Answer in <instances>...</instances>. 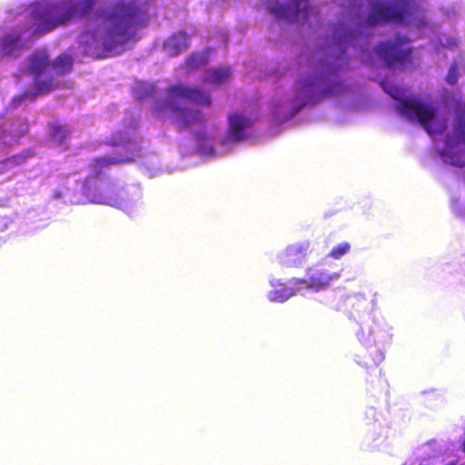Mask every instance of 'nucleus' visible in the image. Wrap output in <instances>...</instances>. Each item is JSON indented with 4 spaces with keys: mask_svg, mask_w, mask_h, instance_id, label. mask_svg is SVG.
Returning a JSON list of instances; mask_svg holds the SVG:
<instances>
[{
    "mask_svg": "<svg viewBox=\"0 0 465 465\" xmlns=\"http://www.w3.org/2000/svg\"><path fill=\"white\" fill-rule=\"evenodd\" d=\"M353 300L351 317L360 325L356 336L365 350L357 355V362L365 368L377 367L385 359V349L391 343V328L371 315L373 301L362 294L355 295Z\"/></svg>",
    "mask_w": 465,
    "mask_h": 465,
    "instance_id": "39448f33",
    "label": "nucleus"
},
{
    "mask_svg": "<svg viewBox=\"0 0 465 465\" xmlns=\"http://www.w3.org/2000/svg\"><path fill=\"white\" fill-rule=\"evenodd\" d=\"M155 94L154 86L146 82H139L134 88V94L137 100H144L149 97H153Z\"/></svg>",
    "mask_w": 465,
    "mask_h": 465,
    "instance_id": "dca6fc26",
    "label": "nucleus"
},
{
    "mask_svg": "<svg viewBox=\"0 0 465 465\" xmlns=\"http://www.w3.org/2000/svg\"><path fill=\"white\" fill-rule=\"evenodd\" d=\"M452 209L457 215L465 218V208L461 207L460 203H453Z\"/></svg>",
    "mask_w": 465,
    "mask_h": 465,
    "instance_id": "412c9836",
    "label": "nucleus"
},
{
    "mask_svg": "<svg viewBox=\"0 0 465 465\" xmlns=\"http://www.w3.org/2000/svg\"><path fill=\"white\" fill-rule=\"evenodd\" d=\"M270 285L272 290L267 293V298L271 302L282 303L297 293L302 294V287L294 285V283L291 284V280L288 282V284H285L281 280L271 279Z\"/></svg>",
    "mask_w": 465,
    "mask_h": 465,
    "instance_id": "9d476101",
    "label": "nucleus"
},
{
    "mask_svg": "<svg viewBox=\"0 0 465 465\" xmlns=\"http://www.w3.org/2000/svg\"><path fill=\"white\" fill-rule=\"evenodd\" d=\"M440 42L442 46H445L449 49H453L457 45L456 41L450 37H447L445 39V42H443V40L440 39Z\"/></svg>",
    "mask_w": 465,
    "mask_h": 465,
    "instance_id": "4be33fe9",
    "label": "nucleus"
},
{
    "mask_svg": "<svg viewBox=\"0 0 465 465\" xmlns=\"http://www.w3.org/2000/svg\"><path fill=\"white\" fill-rule=\"evenodd\" d=\"M32 213H29L28 219H31V214H32Z\"/></svg>",
    "mask_w": 465,
    "mask_h": 465,
    "instance_id": "b1692460",
    "label": "nucleus"
},
{
    "mask_svg": "<svg viewBox=\"0 0 465 465\" xmlns=\"http://www.w3.org/2000/svg\"><path fill=\"white\" fill-rule=\"evenodd\" d=\"M211 104L208 94L199 88L183 84L171 85L163 98H153L152 109L160 118H169L182 131H189L200 153L206 156L218 154V146L223 152L233 143L251 136L257 116L253 114L235 112L228 116L229 126L225 135L209 134L199 106Z\"/></svg>",
    "mask_w": 465,
    "mask_h": 465,
    "instance_id": "7ed1b4c3",
    "label": "nucleus"
},
{
    "mask_svg": "<svg viewBox=\"0 0 465 465\" xmlns=\"http://www.w3.org/2000/svg\"><path fill=\"white\" fill-rule=\"evenodd\" d=\"M72 65L73 58L66 54L51 62L45 50L34 53L25 64V70L34 76V87L14 97L13 108L19 107L25 101L32 102L38 95L57 88L61 83L59 77L68 74Z\"/></svg>",
    "mask_w": 465,
    "mask_h": 465,
    "instance_id": "423d86ee",
    "label": "nucleus"
},
{
    "mask_svg": "<svg viewBox=\"0 0 465 465\" xmlns=\"http://www.w3.org/2000/svg\"><path fill=\"white\" fill-rule=\"evenodd\" d=\"M232 75L229 67L220 66L212 68L204 73V83L213 86H218L227 82Z\"/></svg>",
    "mask_w": 465,
    "mask_h": 465,
    "instance_id": "ddd939ff",
    "label": "nucleus"
},
{
    "mask_svg": "<svg viewBox=\"0 0 465 465\" xmlns=\"http://www.w3.org/2000/svg\"><path fill=\"white\" fill-rule=\"evenodd\" d=\"M350 250H351V244L349 242H341L331 249L329 255L331 258L340 259L343 255L348 253L350 252Z\"/></svg>",
    "mask_w": 465,
    "mask_h": 465,
    "instance_id": "6ab92c4d",
    "label": "nucleus"
},
{
    "mask_svg": "<svg viewBox=\"0 0 465 465\" xmlns=\"http://www.w3.org/2000/svg\"><path fill=\"white\" fill-rule=\"evenodd\" d=\"M27 128H28L27 124H23L21 128L19 130H16V133L23 135L27 132Z\"/></svg>",
    "mask_w": 465,
    "mask_h": 465,
    "instance_id": "5701e85b",
    "label": "nucleus"
},
{
    "mask_svg": "<svg viewBox=\"0 0 465 465\" xmlns=\"http://www.w3.org/2000/svg\"><path fill=\"white\" fill-rule=\"evenodd\" d=\"M145 165V168L149 172V176L152 177L155 174L156 165L158 164V158L156 155L149 156L148 162L143 163Z\"/></svg>",
    "mask_w": 465,
    "mask_h": 465,
    "instance_id": "aec40b11",
    "label": "nucleus"
},
{
    "mask_svg": "<svg viewBox=\"0 0 465 465\" xmlns=\"http://www.w3.org/2000/svg\"><path fill=\"white\" fill-rule=\"evenodd\" d=\"M412 49L411 40L400 33L388 38V94L393 99V108L401 118L422 125L444 163L464 167L465 104L458 95L443 89L440 104L448 112L440 113L432 99L422 100L396 84L395 70L412 66Z\"/></svg>",
    "mask_w": 465,
    "mask_h": 465,
    "instance_id": "f03ea898",
    "label": "nucleus"
},
{
    "mask_svg": "<svg viewBox=\"0 0 465 465\" xmlns=\"http://www.w3.org/2000/svg\"><path fill=\"white\" fill-rule=\"evenodd\" d=\"M462 62H463V57L460 56V57L457 58L456 60H454V62L450 65L449 72L447 74V76H446V82L449 84L452 85L458 82L459 77H460V71L462 69V65H461Z\"/></svg>",
    "mask_w": 465,
    "mask_h": 465,
    "instance_id": "a211bd4d",
    "label": "nucleus"
},
{
    "mask_svg": "<svg viewBox=\"0 0 465 465\" xmlns=\"http://www.w3.org/2000/svg\"><path fill=\"white\" fill-rule=\"evenodd\" d=\"M267 9L278 20L279 27L286 25L295 29L301 27L302 34L320 35V18L309 0H274Z\"/></svg>",
    "mask_w": 465,
    "mask_h": 465,
    "instance_id": "0eeeda50",
    "label": "nucleus"
},
{
    "mask_svg": "<svg viewBox=\"0 0 465 465\" xmlns=\"http://www.w3.org/2000/svg\"><path fill=\"white\" fill-rule=\"evenodd\" d=\"M340 276L341 273L338 272H330L324 267L315 266L307 270L305 279L293 278L291 280V284L294 283L302 287V295H304L305 292L310 290L315 292L324 290Z\"/></svg>",
    "mask_w": 465,
    "mask_h": 465,
    "instance_id": "6e6552de",
    "label": "nucleus"
},
{
    "mask_svg": "<svg viewBox=\"0 0 465 465\" xmlns=\"http://www.w3.org/2000/svg\"><path fill=\"white\" fill-rule=\"evenodd\" d=\"M141 143L134 122L130 131L120 132L113 138L112 144L117 156L95 158L90 164L91 173L84 181L69 177L64 187L54 191V197L72 204H106L131 214L142 199L141 188L137 185L121 188L118 183L104 176L103 170L109 165L133 161L135 153L142 150Z\"/></svg>",
    "mask_w": 465,
    "mask_h": 465,
    "instance_id": "20e7f679",
    "label": "nucleus"
},
{
    "mask_svg": "<svg viewBox=\"0 0 465 465\" xmlns=\"http://www.w3.org/2000/svg\"><path fill=\"white\" fill-rule=\"evenodd\" d=\"M209 55L205 52L193 53L186 60L189 70H194L205 65L208 63Z\"/></svg>",
    "mask_w": 465,
    "mask_h": 465,
    "instance_id": "f3484780",
    "label": "nucleus"
},
{
    "mask_svg": "<svg viewBox=\"0 0 465 465\" xmlns=\"http://www.w3.org/2000/svg\"><path fill=\"white\" fill-rule=\"evenodd\" d=\"M190 42V35L185 31H179L164 42L163 49L168 55L176 56L188 49Z\"/></svg>",
    "mask_w": 465,
    "mask_h": 465,
    "instance_id": "9b49d317",
    "label": "nucleus"
},
{
    "mask_svg": "<svg viewBox=\"0 0 465 465\" xmlns=\"http://www.w3.org/2000/svg\"><path fill=\"white\" fill-rule=\"evenodd\" d=\"M309 248V241L294 242L277 254V261L283 267H301L306 261Z\"/></svg>",
    "mask_w": 465,
    "mask_h": 465,
    "instance_id": "1a4fd4ad",
    "label": "nucleus"
},
{
    "mask_svg": "<svg viewBox=\"0 0 465 465\" xmlns=\"http://www.w3.org/2000/svg\"><path fill=\"white\" fill-rule=\"evenodd\" d=\"M77 17L87 21L78 49L88 56L120 54L130 41V0H38L20 12L0 42V57L14 54L40 35Z\"/></svg>",
    "mask_w": 465,
    "mask_h": 465,
    "instance_id": "f257e3e1",
    "label": "nucleus"
},
{
    "mask_svg": "<svg viewBox=\"0 0 465 465\" xmlns=\"http://www.w3.org/2000/svg\"><path fill=\"white\" fill-rule=\"evenodd\" d=\"M367 418H371L375 420L372 428H371L366 436V440L370 441L369 443L372 445L373 448L378 447L381 442L386 438L384 432L387 431L385 428L381 426V423L376 424V411L373 408H369L366 411Z\"/></svg>",
    "mask_w": 465,
    "mask_h": 465,
    "instance_id": "f8f14e48",
    "label": "nucleus"
},
{
    "mask_svg": "<svg viewBox=\"0 0 465 465\" xmlns=\"http://www.w3.org/2000/svg\"><path fill=\"white\" fill-rule=\"evenodd\" d=\"M70 134L71 128L67 124L56 123L50 125V136L57 144H63Z\"/></svg>",
    "mask_w": 465,
    "mask_h": 465,
    "instance_id": "2eb2a0df",
    "label": "nucleus"
},
{
    "mask_svg": "<svg viewBox=\"0 0 465 465\" xmlns=\"http://www.w3.org/2000/svg\"><path fill=\"white\" fill-rule=\"evenodd\" d=\"M424 404L432 410H437L444 403V395L436 389H430L421 392Z\"/></svg>",
    "mask_w": 465,
    "mask_h": 465,
    "instance_id": "4468645a",
    "label": "nucleus"
}]
</instances>
